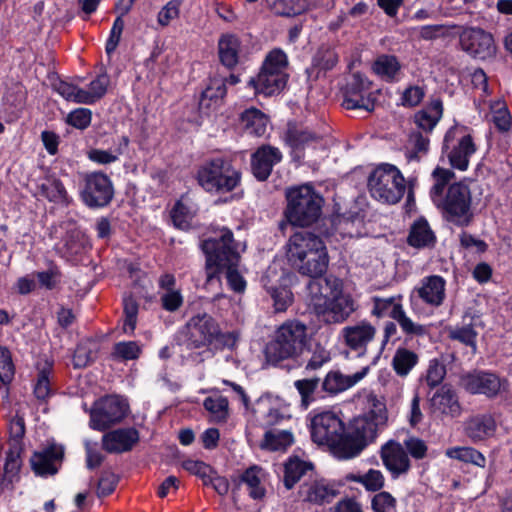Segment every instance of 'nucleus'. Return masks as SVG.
<instances>
[{
    "mask_svg": "<svg viewBox=\"0 0 512 512\" xmlns=\"http://www.w3.org/2000/svg\"><path fill=\"white\" fill-rule=\"evenodd\" d=\"M319 378L300 379L295 381L294 386L301 396V404L305 408L315 400L314 393L319 386Z\"/></svg>",
    "mask_w": 512,
    "mask_h": 512,
    "instance_id": "54",
    "label": "nucleus"
},
{
    "mask_svg": "<svg viewBox=\"0 0 512 512\" xmlns=\"http://www.w3.org/2000/svg\"><path fill=\"white\" fill-rule=\"evenodd\" d=\"M139 441V432L135 428H120L104 434L102 446L108 453L130 451Z\"/></svg>",
    "mask_w": 512,
    "mask_h": 512,
    "instance_id": "27",
    "label": "nucleus"
},
{
    "mask_svg": "<svg viewBox=\"0 0 512 512\" xmlns=\"http://www.w3.org/2000/svg\"><path fill=\"white\" fill-rule=\"evenodd\" d=\"M50 370L51 367L46 366L38 372L37 381L34 386V394L38 400H46L52 394L49 379Z\"/></svg>",
    "mask_w": 512,
    "mask_h": 512,
    "instance_id": "56",
    "label": "nucleus"
},
{
    "mask_svg": "<svg viewBox=\"0 0 512 512\" xmlns=\"http://www.w3.org/2000/svg\"><path fill=\"white\" fill-rule=\"evenodd\" d=\"M339 491L335 484L325 479H313L304 482L299 488V496L304 502L324 505L332 502Z\"/></svg>",
    "mask_w": 512,
    "mask_h": 512,
    "instance_id": "22",
    "label": "nucleus"
},
{
    "mask_svg": "<svg viewBox=\"0 0 512 512\" xmlns=\"http://www.w3.org/2000/svg\"><path fill=\"white\" fill-rule=\"evenodd\" d=\"M307 290L313 312L325 324L343 323L356 309L354 300L343 293L342 283L336 277L309 280Z\"/></svg>",
    "mask_w": 512,
    "mask_h": 512,
    "instance_id": "2",
    "label": "nucleus"
},
{
    "mask_svg": "<svg viewBox=\"0 0 512 512\" xmlns=\"http://www.w3.org/2000/svg\"><path fill=\"white\" fill-rule=\"evenodd\" d=\"M294 441L293 435L287 430L267 431L264 435L262 447L271 451H285Z\"/></svg>",
    "mask_w": 512,
    "mask_h": 512,
    "instance_id": "45",
    "label": "nucleus"
},
{
    "mask_svg": "<svg viewBox=\"0 0 512 512\" xmlns=\"http://www.w3.org/2000/svg\"><path fill=\"white\" fill-rule=\"evenodd\" d=\"M369 368L364 367L361 371H358L352 375H343L338 371L329 372L322 382V388L324 391L330 394H337L345 391L360 380H362L367 374Z\"/></svg>",
    "mask_w": 512,
    "mask_h": 512,
    "instance_id": "28",
    "label": "nucleus"
},
{
    "mask_svg": "<svg viewBox=\"0 0 512 512\" xmlns=\"http://www.w3.org/2000/svg\"><path fill=\"white\" fill-rule=\"evenodd\" d=\"M471 192L467 185L454 183L447 189L445 196L435 205L442 211L443 217L458 226H468L473 218L471 210Z\"/></svg>",
    "mask_w": 512,
    "mask_h": 512,
    "instance_id": "7",
    "label": "nucleus"
},
{
    "mask_svg": "<svg viewBox=\"0 0 512 512\" xmlns=\"http://www.w3.org/2000/svg\"><path fill=\"white\" fill-rule=\"evenodd\" d=\"M418 362V355L406 348H398L392 359V366L398 376L409 374Z\"/></svg>",
    "mask_w": 512,
    "mask_h": 512,
    "instance_id": "43",
    "label": "nucleus"
},
{
    "mask_svg": "<svg viewBox=\"0 0 512 512\" xmlns=\"http://www.w3.org/2000/svg\"><path fill=\"white\" fill-rule=\"evenodd\" d=\"M344 343L347 347L363 356L367 352L368 345L373 342L376 335V328L367 321H361L355 325H349L341 332Z\"/></svg>",
    "mask_w": 512,
    "mask_h": 512,
    "instance_id": "19",
    "label": "nucleus"
},
{
    "mask_svg": "<svg viewBox=\"0 0 512 512\" xmlns=\"http://www.w3.org/2000/svg\"><path fill=\"white\" fill-rule=\"evenodd\" d=\"M194 214L195 212L192 210V207L188 205L182 197L172 208L171 219L174 226L186 230L190 227Z\"/></svg>",
    "mask_w": 512,
    "mask_h": 512,
    "instance_id": "47",
    "label": "nucleus"
},
{
    "mask_svg": "<svg viewBox=\"0 0 512 512\" xmlns=\"http://www.w3.org/2000/svg\"><path fill=\"white\" fill-rule=\"evenodd\" d=\"M9 448L22 449V438L25 434L23 418L15 417L9 423Z\"/></svg>",
    "mask_w": 512,
    "mask_h": 512,
    "instance_id": "59",
    "label": "nucleus"
},
{
    "mask_svg": "<svg viewBox=\"0 0 512 512\" xmlns=\"http://www.w3.org/2000/svg\"><path fill=\"white\" fill-rule=\"evenodd\" d=\"M339 61L336 50L330 46H321L312 58L311 67L306 70L309 77L314 75L317 79L321 73L332 70Z\"/></svg>",
    "mask_w": 512,
    "mask_h": 512,
    "instance_id": "32",
    "label": "nucleus"
},
{
    "mask_svg": "<svg viewBox=\"0 0 512 512\" xmlns=\"http://www.w3.org/2000/svg\"><path fill=\"white\" fill-rule=\"evenodd\" d=\"M383 429V426L364 415L355 418L346 433V457L351 458L358 455Z\"/></svg>",
    "mask_w": 512,
    "mask_h": 512,
    "instance_id": "15",
    "label": "nucleus"
},
{
    "mask_svg": "<svg viewBox=\"0 0 512 512\" xmlns=\"http://www.w3.org/2000/svg\"><path fill=\"white\" fill-rule=\"evenodd\" d=\"M372 314L377 317L385 315L390 316L398 322L402 331L407 335L422 336L427 333V327L414 323L408 318L402 308V305L396 303L394 298H374V307Z\"/></svg>",
    "mask_w": 512,
    "mask_h": 512,
    "instance_id": "17",
    "label": "nucleus"
},
{
    "mask_svg": "<svg viewBox=\"0 0 512 512\" xmlns=\"http://www.w3.org/2000/svg\"><path fill=\"white\" fill-rule=\"evenodd\" d=\"M128 412V404L125 399L110 395L95 402L90 412V426L99 431H104L121 422Z\"/></svg>",
    "mask_w": 512,
    "mask_h": 512,
    "instance_id": "10",
    "label": "nucleus"
},
{
    "mask_svg": "<svg viewBox=\"0 0 512 512\" xmlns=\"http://www.w3.org/2000/svg\"><path fill=\"white\" fill-rule=\"evenodd\" d=\"M22 449L9 448L6 453L4 472L1 480V486L7 488L11 485L14 479L17 477L19 469L21 467L20 453Z\"/></svg>",
    "mask_w": 512,
    "mask_h": 512,
    "instance_id": "44",
    "label": "nucleus"
},
{
    "mask_svg": "<svg viewBox=\"0 0 512 512\" xmlns=\"http://www.w3.org/2000/svg\"><path fill=\"white\" fill-rule=\"evenodd\" d=\"M367 186L370 195L385 204L398 203L406 190L402 173L391 164H382L375 168L368 177Z\"/></svg>",
    "mask_w": 512,
    "mask_h": 512,
    "instance_id": "5",
    "label": "nucleus"
},
{
    "mask_svg": "<svg viewBox=\"0 0 512 512\" xmlns=\"http://www.w3.org/2000/svg\"><path fill=\"white\" fill-rule=\"evenodd\" d=\"M288 65L286 54L280 49L272 50L266 57L263 66L256 78H251L249 85L255 94L270 96L279 93L286 85Z\"/></svg>",
    "mask_w": 512,
    "mask_h": 512,
    "instance_id": "6",
    "label": "nucleus"
},
{
    "mask_svg": "<svg viewBox=\"0 0 512 512\" xmlns=\"http://www.w3.org/2000/svg\"><path fill=\"white\" fill-rule=\"evenodd\" d=\"M139 304L132 295H126L123 298V311L125 320L123 324V331L125 333H133L137 324V315Z\"/></svg>",
    "mask_w": 512,
    "mask_h": 512,
    "instance_id": "51",
    "label": "nucleus"
},
{
    "mask_svg": "<svg viewBox=\"0 0 512 512\" xmlns=\"http://www.w3.org/2000/svg\"><path fill=\"white\" fill-rule=\"evenodd\" d=\"M14 364L10 351L5 347H0V381L7 385L14 378Z\"/></svg>",
    "mask_w": 512,
    "mask_h": 512,
    "instance_id": "58",
    "label": "nucleus"
},
{
    "mask_svg": "<svg viewBox=\"0 0 512 512\" xmlns=\"http://www.w3.org/2000/svg\"><path fill=\"white\" fill-rule=\"evenodd\" d=\"M493 113L492 121L500 131H508L511 125V116L507 105L502 100H497L490 105Z\"/></svg>",
    "mask_w": 512,
    "mask_h": 512,
    "instance_id": "53",
    "label": "nucleus"
},
{
    "mask_svg": "<svg viewBox=\"0 0 512 512\" xmlns=\"http://www.w3.org/2000/svg\"><path fill=\"white\" fill-rule=\"evenodd\" d=\"M449 337L465 344L466 346H470L473 351H476L477 332L473 329L472 325H465L451 330Z\"/></svg>",
    "mask_w": 512,
    "mask_h": 512,
    "instance_id": "60",
    "label": "nucleus"
},
{
    "mask_svg": "<svg viewBox=\"0 0 512 512\" xmlns=\"http://www.w3.org/2000/svg\"><path fill=\"white\" fill-rule=\"evenodd\" d=\"M496 423L490 414L471 417L465 424V433L473 441L483 440L493 435Z\"/></svg>",
    "mask_w": 512,
    "mask_h": 512,
    "instance_id": "33",
    "label": "nucleus"
},
{
    "mask_svg": "<svg viewBox=\"0 0 512 512\" xmlns=\"http://www.w3.org/2000/svg\"><path fill=\"white\" fill-rule=\"evenodd\" d=\"M140 347L134 341L119 342L114 345L113 356L123 360H134L139 357Z\"/></svg>",
    "mask_w": 512,
    "mask_h": 512,
    "instance_id": "61",
    "label": "nucleus"
},
{
    "mask_svg": "<svg viewBox=\"0 0 512 512\" xmlns=\"http://www.w3.org/2000/svg\"><path fill=\"white\" fill-rule=\"evenodd\" d=\"M218 53L220 62L227 68H234L241 53V41L235 34L226 33L221 35L218 41Z\"/></svg>",
    "mask_w": 512,
    "mask_h": 512,
    "instance_id": "30",
    "label": "nucleus"
},
{
    "mask_svg": "<svg viewBox=\"0 0 512 512\" xmlns=\"http://www.w3.org/2000/svg\"><path fill=\"white\" fill-rule=\"evenodd\" d=\"M92 119V112L87 108H77L67 115L66 122L80 130L86 129Z\"/></svg>",
    "mask_w": 512,
    "mask_h": 512,
    "instance_id": "62",
    "label": "nucleus"
},
{
    "mask_svg": "<svg viewBox=\"0 0 512 512\" xmlns=\"http://www.w3.org/2000/svg\"><path fill=\"white\" fill-rule=\"evenodd\" d=\"M161 306L169 312L177 311L183 304V296L179 289L163 291L160 295Z\"/></svg>",
    "mask_w": 512,
    "mask_h": 512,
    "instance_id": "64",
    "label": "nucleus"
},
{
    "mask_svg": "<svg viewBox=\"0 0 512 512\" xmlns=\"http://www.w3.org/2000/svg\"><path fill=\"white\" fill-rule=\"evenodd\" d=\"M323 240L308 231H301L293 234L286 245V255L288 261L292 264L303 260L305 255L312 252L314 248L321 247Z\"/></svg>",
    "mask_w": 512,
    "mask_h": 512,
    "instance_id": "24",
    "label": "nucleus"
},
{
    "mask_svg": "<svg viewBox=\"0 0 512 512\" xmlns=\"http://www.w3.org/2000/svg\"><path fill=\"white\" fill-rule=\"evenodd\" d=\"M459 41L463 51L479 60L493 58L496 45L493 36L478 27H463L459 33Z\"/></svg>",
    "mask_w": 512,
    "mask_h": 512,
    "instance_id": "14",
    "label": "nucleus"
},
{
    "mask_svg": "<svg viewBox=\"0 0 512 512\" xmlns=\"http://www.w3.org/2000/svg\"><path fill=\"white\" fill-rule=\"evenodd\" d=\"M309 344L308 326L297 319L286 320L273 332L264 348L266 361L274 366L296 360Z\"/></svg>",
    "mask_w": 512,
    "mask_h": 512,
    "instance_id": "3",
    "label": "nucleus"
},
{
    "mask_svg": "<svg viewBox=\"0 0 512 512\" xmlns=\"http://www.w3.org/2000/svg\"><path fill=\"white\" fill-rule=\"evenodd\" d=\"M311 437L318 445L337 447L345 453L347 452L344 424L333 412L325 411L313 417Z\"/></svg>",
    "mask_w": 512,
    "mask_h": 512,
    "instance_id": "9",
    "label": "nucleus"
},
{
    "mask_svg": "<svg viewBox=\"0 0 512 512\" xmlns=\"http://www.w3.org/2000/svg\"><path fill=\"white\" fill-rule=\"evenodd\" d=\"M244 131L253 136H263L267 131L268 117L257 108L245 110L240 117Z\"/></svg>",
    "mask_w": 512,
    "mask_h": 512,
    "instance_id": "35",
    "label": "nucleus"
},
{
    "mask_svg": "<svg viewBox=\"0 0 512 512\" xmlns=\"http://www.w3.org/2000/svg\"><path fill=\"white\" fill-rule=\"evenodd\" d=\"M283 140L291 149L293 158L297 160L304 157L307 148L325 147L321 134L296 123H288Z\"/></svg>",
    "mask_w": 512,
    "mask_h": 512,
    "instance_id": "16",
    "label": "nucleus"
},
{
    "mask_svg": "<svg viewBox=\"0 0 512 512\" xmlns=\"http://www.w3.org/2000/svg\"><path fill=\"white\" fill-rule=\"evenodd\" d=\"M351 479L361 483L369 491H378L384 486V477L379 470L370 469L364 475L354 476Z\"/></svg>",
    "mask_w": 512,
    "mask_h": 512,
    "instance_id": "57",
    "label": "nucleus"
},
{
    "mask_svg": "<svg viewBox=\"0 0 512 512\" xmlns=\"http://www.w3.org/2000/svg\"><path fill=\"white\" fill-rule=\"evenodd\" d=\"M446 455L450 458L472 463L479 467H484L485 465V457L472 447H453L446 451Z\"/></svg>",
    "mask_w": 512,
    "mask_h": 512,
    "instance_id": "49",
    "label": "nucleus"
},
{
    "mask_svg": "<svg viewBox=\"0 0 512 512\" xmlns=\"http://www.w3.org/2000/svg\"><path fill=\"white\" fill-rule=\"evenodd\" d=\"M311 463L303 461L298 457H290L284 464V486L290 490L309 470H312Z\"/></svg>",
    "mask_w": 512,
    "mask_h": 512,
    "instance_id": "39",
    "label": "nucleus"
},
{
    "mask_svg": "<svg viewBox=\"0 0 512 512\" xmlns=\"http://www.w3.org/2000/svg\"><path fill=\"white\" fill-rule=\"evenodd\" d=\"M114 195V188L110 178L102 172L85 174L80 189V197L84 204L90 208L107 206Z\"/></svg>",
    "mask_w": 512,
    "mask_h": 512,
    "instance_id": "11",
    "label": "nucleus"
},
{
    "mask_svg": "<svg viewBox=\"0 0 512 512\" xmlns=\"http://www.w3.org/2000/svg\"><path fill=\"white\" fill-rule=\"evenodd\" d=\"M64 458L62 445L51 444L42 451L35 452L31 459V467L36 475L47 476L58 472Z\"/></svg>",
    "mask_w": 512,
    "mask_h": 512,
    "instance_id": "20",
    "label": "nucleus"
},
{
    "mask_svg": "<svg viewBox=\"0 0 512 512\" xmlns=\"http://www.w3.org/2000/svg\"><path fill=\"white\" fill-rule=\"evenodd\" d=\"M475 151L476 147L472 137L465 135L461 138L458 145L449 153V161L454 168L464 171L468 167L470 156L474 154Z\"/></svg>",
    "mask_w": 512,
    "mask_h": 512,
    "instance_id": "37",
    "label": "nucleus"
},
{
    "mask_svg": "<svg viewBox=\"0 0 512 512\" xmlns=\"http://www.w3.org/2000/svg\"><path fill=\"white\" fill-rule=\"evenodd\" d=\"M363 415L385 428L388 421V411L384 397L377 396L374 393L368 394L366 397V412Z\"/></svg>",
    "mask_w": 512,
    "mask_h": 512,
    "instance_id": "41",
    "label": "nucleus"
},
{
    "mask_svg": "<svg viewBox=\"0 0 512 512\" xmlns=\"http://www.w3.org/2000/svg\"><path fill=\"white\" fill-rule=\"evenodd\" d=\"M415 292L426 305L439 307L446 298V281L439 275L424 277Z\"/></svg>",
    "mask_w": 512,
    "mask_h": 512,
    "instance_id": "26",
    "label": "nucleus"
},
{
    "mask_svg": "<svg viewBox=\"0 0 512 512\" xmlns=\"http://www.w3.org/2000/svg\"><path fill=\"white\" fill-rule=\"evenodd\" d=\"M203 405L205 409L212 415L213 419L217 422H222L228 416V401L222 396L207 397Z\"/></svg>",
    "mask_w": 512,
    "mask_h": 512,
    "instance_id": "52",
    "label": "nucleus"
},
{
    "mask_svg": "<svg viewBox=\"0 0 512 512\" xmlns=\"http://www.w3.org/2000/svg\"><path fill=\"white\" fill-rule=\"evenodd\" d=\"M184 344L189 349H198L212 343L219 335V326L207 313L193 316L181 331Z\"/></svg>",
    "mask_w": 512,
    "mask_h": 512,
    "instance_id": "12",
    "label": "nucleus"
},
{
    "mask_svg": "<svg viewBox=\"0 0 512 512\" xmlns=\"http://www.w3.org/2000/svg\"><path fill=\"white\" fill-rule=\"evenodd\" d=\"M380 457L393 478L408 473L411 468L408 453L403 445L395 440H389L381 447Z\"/></svg>",
    "mask_w": 512,
    "mask_h": 512,
    "instance_id": "18",
    "label": "nucleus"
},
{
    "mask_svg": "<svg viewBox=\"0 0 512 512\" xmlns=\"http://www.w3.org/2000/svg\"><path fill=\"white\" fill-rule=\"evenodd\" d=\"M373 70L386 82H395L398 80L401 64L396 56L383 54L375 60Z\"/></svg>",
    "mask_w": 512,
    "mask_h": 512,
    "instance_id": "40",
    "label": "nucleus"
},
{
    "mask_svg": "<svg viewBox=\"0 0 512 512\" xmlns=\"http://www.w3.org/2000/svg\"><path fill=\"white\" fill-rule=\"evenodd\" d=\"M245 484L249 493V496L254 500H260L265 496L266 490L262 485V469L258 466H251L246 469L238 481L235 482V486L232 489V494L236 495L240 485Z\"/></svg>",
    "mask_w": 512,
    "mask_h": 512,
    "instance_id": "31",
    "label": "nucleus"
},
{
    "mask_svg": "<svg viewBox=\"0 0 512 512\" xmlns=\"http://www.w3.org/2000/svg\"><path fill=\"white\" fill-rule=\"evenodd\" d=\"M407 242L415 248H426L434 246L436 236L424 218L417 219L411 226Z\"/></svg>",
    "mask_w": 512,
    "mask_h": 512,
    "instance_id": "34",
    "label": "nucleus"
},
{
    "mask_svg": "<svg viewBox=\"0 0 512 512\" xmlns=\"http://www.w3.org/2000/svg\"><path fill=\"white\" fill-rule=\"evenodd\" d=\"M300 2V0H275L273 10L278 16L294 17L306 10V6L301 5Z\"/></svg>",
    "mask_w": 512,
    "mask_h": 512,
    "instance_id": "55",
    "label": "nucleus"
},
{
    "mask_svg": "<svg viewBox=\"0 0 512 512\" xmlns=\"http://www.w3.org/2000/svg\"><path fill=\"white\" fill-rule=\"evenodd\" d=\"M201 249L206 256V284L214 280L220 281V275L225 273L230 288L241 293L246 288V281L238 271L240 253L230 229L222 227L213 236L201 243Z\"/></svg>",
    "mask_w": 512,
    "mask_h": 512,
    "instance_id": "1",
    "label": "nucleus"
},
{
    "mask_svg": "<svg viewBox=\"0 0 512 512\" xmlns=\"http://www.w3.org/2000/svg\"><path fill=\"white\" fill-rule=\"evenodd\" d=\"M97 357V350L95 344L91 341H86L78 344L74 355L73 365L75 368H84L90 365Z\"/></svg>",
    "mask_w": 512,
    "mask_h": 512,
    "instance_id": "50",
    "label": "nucleus"
},
{
    "mask_svg": "<svg viewBox=\"0 0 512 512\" xmlns=\"http://www.w3.org/2000/svg\"><path fill=\"white\" fill-rule=\"evenodd\" d=\"M431 407L441 414L457 417L460 415L461 407L455 391L444 385L432 396Z\"/></svg>",
    "mask_w": 512,
    "mask_h": 512,
    "instance_id": "29",
    "label": "nucleus"
},
{
    "mask_svg": "<svg viewBox=\"0 0 512 512\" xmlns=\"http://www.w3.org/2000/svg\"><path fill=\"white\" fill-rule=\"evenodd\" d=\"M372 508L374 512H397L396 499L386 491L380 492L373 497Z\"/></svg>",
    "mask_w": 512,
    "mask_h": 512,
    "instance_id": "63",
    "label": "nucleus"
},
{
    "mask_svg": "<svg viewBox=\"0 0 512 512\" xmlns=\"http://www.w3.org/2000/svg\"><path fill=\"white\" fill-rule=\"evenodd\" d=\"M282 159L280 150L270 145H262L253 154L251 158V167L254 176L260 180H266L273 169V166Z\"/></svg>",
    "mask_w": 512,
    "mask_h": 512,
    "instance_id": "25",
    "label": "nucleus"
},
{
    "mask_svg": "<svg viewBox=\"0 0 512 512\" xmlns=\"http://www.w3.org/2000/svg\"><path fill=\"white\" fill-rule=\"evenodd\" d=\"M285 217L294 225L305 227L315 223L321 215L323 198L310 185L291 188L286 194Z\"/></svg>",
    "mask_w": 512,
    "mask_h": 512,
    "instance_id": "4",
    "label": "nucleus"
},
{
    "mask_svg": "<svg viewBox=\"0 0 512 512\" xmlns=\"http://www.w3.org/2000/svg\"><path fill=\"white\" fill-rule=\"evenodd\" d=\"M226 92L227 90L223 79L213 78L210 80L207 88L202 92L199 104L201 107H209L212 102L217 103L219 100L223 99Z\"/></svg>",
    "mask_w": 512,
    "mask_h": 512,
    "instance_id": "48",
    "label": "nucleus"
},
{
    "mask_svg": "<svg viewBox=\"0 0 512 512\" xmlns=\"http://www.w3.org/2000/svg\"><path fill=\"white\" fill-rule=\"evenodd\" d=\"M39 195L50 202L68 204V194L63 183L55 176H47L38 185Z\"/></svg>",
    "mask_w": 512,
    "mask_h": 512,
    "instance_id": "38",
    "label": "nucleus"
},
{
    "mask_svg": "<svg viewBox=\"0 0 512 512\" xmlns=\"http://www.w3.org/2000/svg\"><path fill=\"white\" fill-rule=\"evenodd\" d=\"M463 388L471 394H483L495 397L501 389L500 378L489 372H473L463 375L460 379Z\"/></svg>",
    "mask_w": 512,
    "mask_h": 512,
    "instance_id": "21",
    "label": "nucleus"
},
{
    "mask_svg": "<svg viewBox=\"0 0 512 512\" xmlns=\"http://www.w3.org/2000/svg\"><path fill=\"white\" fill-rule=\"evenodd\" d=\"M429 138L421 132H411L407 141L406 156L409 161H419L429 151Z\"/></svg>",
    "mask_w": 512,
    "mask_h": 512,
    "instance_id": "42",
    "label": "nucleus"
},
{
    "mask_svg": "<svg viewBox=\"0 0 512 512\" xmlns=\"http://www.w3.org/2000/svg\"><path fill=\"white\" fill-rule=\"evenodd\" d=\"M343 97V106L348 110L364 109L372 112L375 108L372 83L358 72L348 78L343 88Z\"/></svg>",
    "mask_w": 512,
    "mask_h": 512,
    "instance_id": "13",
    "label": "nucleus"
},
{
    "mask_svg": "<svg viewBox=\"0 0 512 512\" xmlns=\"http://www.w3.org/2000/svg\"><path fill=\"white\" fill-rule=\"evenodd\" d=\"M329 257L325 244L305 255L303 260L292 264L302 275L309 276L310 280H325L321 276L327 271Z\"/></svg>",
    "mask_w": 512,
    "mask_h": 512,
    "instance_id": "23",
    "label": "nucleus"
},
{
    "mask_svg": "<svg viewBox=\"0 0 512 512\" xmlns=\"http://www.w3.org/2000/svg\"><path fill=\"white\" fill-rule=\"evenodd\" d=\"M434 184L430 191V196L434 204L439 202L445 195L444 190L450 180L454 177V173L445 168L437 167L432 172Z\"/></svg>",
    "mask_w": 512,
    "mask_h": 512,
    "instance_id": "46",
    "label": "nucleus"
},
{
    "mask_svg": "<svg viewBox=\"0 0 512 512\" xmlns=\"http://www.w3.org/2000/svg\"><path fill=\"white\" fill-rule=\"evenodd\" d=\"M198 182L209 192H230L239 184L240 173L230 162L216 158L199 169Z\"/></svg>",
    "mask_w": 512,
    "mask_h": 512,
    "instance_id": "8",
    "label": "nucleus"
},
{
    "mask_svg": "<svg viewBox=\"0 0 512 512\" xmlns=\"http://www.w3.org/2000/svg\"><path fill=\"white\" fill-rule=\"evenodd\" d=\"M443 114L442 101L435 99L421 111H418L415 116V123L419 129L425 132H431L437 125Z\"/></svg>",
    "mask_w": 512,
    "mask_h": 512,
    "instance_id": "36",
    "label": "nucleus"
}]
</instances>
